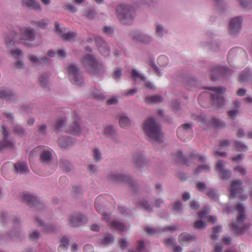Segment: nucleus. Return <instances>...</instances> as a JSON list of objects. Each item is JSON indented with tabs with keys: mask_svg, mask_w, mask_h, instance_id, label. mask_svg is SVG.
Here are the masks:
<instances>
[{
	"mask_svg": "<svg viewBox=\"0 0 252 252\" xmlns=\"http://www.w3.org/2000/svg\"><path fill=\"white\" fill-rule=\"evenodd\" d=\"M47 77L48 75L46 74L45 75H41L39 78L40 85L43 87H45L47 84Z\"/></svg>",
	"mask_w": 252,
	"mask_h": 252,
	"instance_id": "obj_49",
	"label": "nucleus"
},
{
	"mask_svg": "<svg viewBox=\"0 0 252 252\" xmlns=\"http://www.w3.org/2000/svg\"><path fill=\"white\" fill-rule=\"evenodd\" d=\"M241 4L245 7H251L252 6V0H239Z\"/></svg>",
	"mask_w": 252,
	"mask_h": 252,
	"instance_id": "obj_51",
	"label": "nucleus"
},
{
	"mask_svg": "<svg viewBox=\"0 0 252 252\" xmlns=\"http://www.w3.org/2000/svg\"><path fill=\"white\" fill-rule=\"evenodd\" d=\"M2 133L3 136V140L0 143V150H2L4 148L11 149L13 148L14 145L12 142L6 140L8 136V132L4 126H2Z\"/></svg>",
	"mask_w": 252,
	"mask_h": 252,
	"instance_id": "obj_20",
	"label": "nucleus"
},
{
	"mask_svg": "<svg viewBox=\"0 0 252 252\" xmlns=\"http://www.w3.org/2000/svg\"><path fill=\"white\" fill-rule=\"evenodd\" d=\"M131 78L135 82L138 78L140 79L143 82L145 81V77L139 73L135 69H132L131 71Z\"/></svg>",
	"mask_w": 252,
	"mask_h": 252,
	"instance_id": "obj_39",
	"label": "nucleus"
},
{
	"mask_svg": "<svg viewBox=\"0 0 252 252\" xmlns=\"http://www.w3.org/2000/svg\"><path fill=\"white\" fill-rule=\"evenodd\" d=\"M67 70L70 81L76 85H81L83 80L78 66L76 64H70L67 67Z\"/></svg>",
	"mask_w": 252,
	"mask_h": 252,
	"instance_id": "obj_7",
	"label": "nucleus"
},
{
	"mask_svg": "<svg viewBox=\"0 0 252 252\" xmlns=\"http://www.w3.org/2000/svg\"><path fill=\"white\" fill-rule=\"evenodd\" d=\"M66 132L74 135H79L81 130L78 123L74 122L70 125L66 129Z\"/></svg>",
	"mask_w": 252,
	"mask_h": 252,
	"instance_id": "obj_24",
	"label": "nucleus"
},
{
	"mask_svg": "<svg viewBox=\"0 0 252 252\" xmlns=\"http://www.w3.org/2000/svg\"><path fill=\"white\" fill-rule=\"evenodd\" d=\"M168 59L166 56H160L158 59V63L161 66H164L167 64Z\"/></svg>",
	"mask_w": 252,
	"mask_h": 252,
	"instance_id": "obj_45",
	"label": "nucleus"
},
{
	"mask_svg": "<svg viewBox=\"0 0 252 252\" xmlns=\"http://www.w3.org/2000/svg\"><path fill=\"white\" fill-rule=\"evenodd\" d=\"M242 181L240 179L232 182L230 188V195L232 197H235L237 194L243 191V188L242 187Z\"/></svg>",
	"mask_w": 252,
	"mask_h": 252,
	"instance_id": "obj_14",
	"label": "nucleus"
},
{
	"mask_svg": "<svg viewBox=\"0 0 252 252\" xmlns=\"http://www.w3.org/2000/svg\"><path fill=\"white\" fill-rule=\"evenodd\" d=\"M246 56V52L241 48H234L231 49L228 52L227 59L229 63H230L231 60L234 57H237L240 55Z\"/></svg>",
	"mask_w": 252,
	"mask_h": 252,
	"instance_id": "obj_21",
	"label": "nucleus"
},
{
	"mask_svg": "<svg viewBox=\"0 0 252 252\" xmlns=\"http://www.w3.org/2000/svg\"><path fill=\"white\" fill-rule=\"evenodd\" d=\"M111 228L112 229H115L122 231L125 229V226L123 223L115 221L111 223Z\"/></svg>",
	"mask_w": 252,
	"mask_h": 252,
	"instance_id": "obj_38",
	"label": "nucleus"
},
{
	"mask_svg": "<svg viewBox=\"0 0 252 252\" xmlns=\"http://www.w3.org/2000/svg\"><path fill=\"white\" fill-rule=\"evenodd\" d=\"M234 170L243 175H245L247 173L246 170L243 167L240 166H238L235 167Z\"/></svg>",
	"mask_w": 252,
	"mask_h": 252,
	"instance_id": "obj_60",
	"label": "nucleus"
},
{
	"mask_svg": "<svg viewBox=\"0 0 252 252\" xmlns=\"http://www.w3.org/2000/svg\"><path fill=\"white\" fill-rule=\"evenodd\" d=\"M234 209L236 211L238 212L239 215L236 222L232 223L230 226L231 229L235 231V232L240 234L248 228V227L243 224V222L246 218L245 209L241 204L236 205L234 207Z\"/></svg>",
	"mask_w": 252,
	"mask_h": 252,
	"instance_id": "obj_3",
	"label": "nucleus"
},
{
	"mask_svg": "<svg viewBox=\"0 0 252 252\" xmlns=\"http://www.w3.org/2000/svg\"><path fill=\"white\" fill-rule=\"evenodd\" d=\"M23 4L27 6L34 9H38L40 8L39 4L34 0H23Z\"/></svg>",
	"mask_w": 252,
	"mask_h": 252,
	"instance_id": "obj_34",
	"label": "nucleus"
},
{
	"mask_svg": "<svg viewBox=\"0 0 252 252\" xmlns=\"http://www.w3.org/2000/svg\"><path fill=\"white\" fill-rule=\"evenodd\" d=\"M59 145L62 148H66L73 143L72 140L69 137L65 138L64 139H60L58 141Z\"/></svg>",
	"mask_w": 252,
	"mask_h": 252,
	"instance_id": "obj_35",
	"label": "nucleus"
},
{
	"mask_svg": "<svg viewBox=\"0 0 252 252\" xmlns=\"http://www.w3.org/2000/svg\"><path fill=\"white\" fill-rule=\"evenodd\" d=\"M206 195L212 199L216 200L218 199V195L215 190L213 189H208L206 191Z\"/></svg>",
	"mask_w": 252,
	"mask_h": 252,
	"instance_id": "obj_40",
	"label": "nucleus"
},
{
	"mask_svg": "<svg viewBox=\"0 0 252 252\" xmlns=\"http://www.w3.org/2000/svg\"><path fill=\"white\" fill-rule=\"evenodd\" d=\"M34 38V32L32 29L24 28L23 30H21L19 43H22L26 46H30L28 41H33Z\"/></svg>",
	"mask_w": 252,
	"mask_h": 252,
	"instance_id": "obj_10",
	"label": "nucleus"
},
{
	"mask_svg": "<svg viewBox=\"0 0 252 252\" xmlns=\"http://www.w3.org/2000/svg\"><path fill=\"white\" fill-rule=\"evenodd\" d=\"M119 245L122 249H125L127 247L128 244L125 239H122L119 241Z\"/></svg>",
	"mask_w": 252,
	"mask_h": 252,
	"instance_id": "obj_59",
	"label": "nucleus"
},
{
	"mask_svg": "<svg viewBox=\"0 0 252 252\" xmlns=\"http://www.w3.org/2000/svg\"><path fill=\"white\" fill-rule=\"evenodd\" d=\"M65 119L62 118L58 121L55 126V129L57 130H59L64 124Z\"/></svg>",
	"mask_w": 252,
	"mask_h": 252,
	"instance_id": "obj_53",
	"label": "nucleus"
},
{
	"mask_svg": "<svg viewBox=\"0 0 252 252\" xmlns=\"http://www.w3.org/2000/svg\"><path fill=\"white\" fill-rule=\"evenodd\" d=\"M116 11L119 19L125 24H130L134 17V10L128 5L119 4L117 6Z\"/></svg>",
	"mask_w": 252,
	"mask_h": 252,
	"instance_id": "obj_4",
	"label": "nucleus"
},
{
	"mask_svg": "<svg viewBox=\"0 0 252 252\" xmlns=\"http://www.w3.org/2000/svg\"><path fill=\"white\" fill-rule=\"evenodd\" d=\"M39 154L41 162L44 164L49 162L52 158L53 151L48 147L40 146L34 148L31 152V156Z\"/></svg>",
	"mask_w": 252,
	"mask_h": 252,
	"instance_id": "obj_5",
	"label": "nucleus"
},
{
	"mask_svg": "<svg viewBox=\"0 0 252 252\" xmlns=\"http://www.w3.org/2000/svg\"><path fill=\"white\" fill-rule=\"evenodd\" d=\"M13 130L14 132L18 134L22 135L24 133V131L23 128L20 126H16L14 127Z\"/></svg>",
	"mask_w": 252,
	"mask_h": 252,
	"instance_id": "obj_58",
	"label": "nucleus"
},
{
	"mask_svg": "<svg viewBox=\"0 0 252 252\" xmlns=\"http://www.w3.org/2000/svg\"><path fill=\"white\" fill-rule=\"evenodd\" d=\"M174 158L176 162L181 163L184 164L188 165L189 161L193 160H197L200 162H203L205 158L201 156L195 154L194 153L190 155L188 158H185L181 151H178L177 154L174 156Z\"/></svg>",
	"mask_w": 252,
	"mask_h": 252,
	"instance_id": "obj_8",
	"label": "nucleus"
},
{
	"mask_svg": "<svg viewBox=\"0 0 252 252\" xmlns=\"http://www.w3.org/2000/svg\"><path fill=\"white\" fill-rule=\"evenodd\" d=\"M103 32L108 36H112L113 33V30L108 27H104L103 30Z\"/></svg>",
	"mask_w": 252,
	"mask_h": 252,
	"instance_id": "obj_55",
	"label": "nucleus"
},
{
	"mask_svg": "<svg viewBox=\"0 0 252 252\" xmlns=\"http://www.w3.org/2000/svg\"><path fill=\"white\" fill-rule=\"evenodd\" d=\"M206 226L205 222L202 220L196 221L193 225V227L196 229H203Z\"/></svg>",
	"mask_w": 252,
	"mask_h": 252,
	"instance_id": "obj_46",
	"label": "nucleus"
},
{
	"mask_svg": "<svg viewBox=\"0 0 252 252\" xmlns=\"http://www.w3.org/2000/svg\"><path fill=\"white\" fill-rule=\"evenodd\" d=\"M77 36L76 33L75 32H68L66 33L63 34L61 36L62 39L64 41H71Z\"/></svg>",
	"mask_w": 252,
	"mask_h": 252,
	"instance_id": "obj_37",
	"label": "nucleus"
},
{
	"mask_svg": "<svg viewBox=\"0 0 252 252\" xmlns=\"http://www.w3.org/2000/svg\"><path fill=\"white\" fill-rule=\"evenodd\" d=\"M39 233L37 231H34L30 235V239L31 240L34 241L39 238Z\"/></svg>",
	"mask_w": 252,
	"mask_h": 252,
	"instance_id": "obj_61",
	"label": "nucleus"
},
{
	"mask_svg": "<svg viewBox=\"0 0 252 252\" xmlns=\"http://www.w3.org/2000/svg\"><path fill=\"white\" fill-rule=\"evenodd\" d=\"M113 241L114 238L113 236L111 234L108 233L104 235L102 243L104 245H108L111 244Z\"/></svg>",
	"mask_w": 252,
	"mask_h": 252,
	"instance_id": "obj_41",
	"label": "nucleus"
},
{
	"mask_svg": "<svg viewBox=\"0 0 252 252\" xmlns=\"http://www.w3.org/2000/svg\"><path fill=\"white\" fill-rule=\"evenodd\" d=\"M14 171L20 174H25L29 171V168L25 162H18L14 164Z\"/></svg>",
	"mask_w": 252,
	"mask_h": 252,
	"instance_id": "obj_22",
	"label": "nucleus"
},
{
	"mask_svg": "<svg viewBox=\"0 0 252 252\" xmlns=\"http://www.w3.org/2000/svg\"><path fill=\"white\" fill-rule=\"evenodd\" d=\"M133 162L137 168L143 166L145 163V160L141 154H137L133 157Z\"/></svg>",
	"mask_w": 252,
	"mask_h": 252,
	"instance_id": "obj_27",
	"label": "nucleus"
},
{
	"mask_svg": "<svg viewBox=\"0 0 252 252\" xmlns=\"http://www.w3.org/2000/svg\"><path fill=\"white\" fill-rule=\"evenodd\" d=\"M99 53L103 56L107 57L110 54V49L107 43L100 37L95 39Z\"/></svg>",
	"mask_w": 252,
	"mask_h": 252,
	"instance_id": "obj_15",
	"label": "nucleus"
},
{
	"mask_svg": "<svg viewBox=\"0 0 252 252\" xmlns=\"http://www.w3.org/2000/svg\"><path fill=\"white\" fill-rule=\"evenodd\" d=\"M225 165V162L223 160H219L216 164V169L219 171L223 180H227L231 177V173L230 171L223 168Z\"/></svg>",
	"mask_w": 252,
	"mask_h": 252,
	"instance_id": "obj_17",
	"label": "nucleus"
},
{
	"mask_svg": "<svg viewBox=\"0 0 252 252\" xmlns=\"http://www.w3.org/2000/svg\"><path fill=\"white\" fill-rule=\"evenodd\" d=\"M109 178L112 181H123L129 184L131 186H133L131 179L128 176H126L122 174H119L116 173L111 174L109 176Z\"/></svg>",
	"mask_w": 252,
	"mask_h": 252,
	"instance_id": "obj_19",
	"label": "nucleus"
},
{
	"mask_svg": "<svg viewBox=\"0 0 252 252\" xmlns=\"http://www.w3.org/2000/svg\"><path fill=\"white\" fill-rule=\"evenodd\" d=\"M119 124L121 127L127 128L130 126V120L127 117H123L120 118Z\"/></svg>",
	"mask_w": 252,
	"mask_h": 252,
	"instance_id": "obj_36",
	"label": "nucleus"
},
{
	"mask_svg": "<svg viewBox=\"0 0 252 252\" xmlns=\"http://www.w3.org/2000/svg\"><path fill=\"white\" fill-rule=\"evenodd\" d=\"M115 131V129L112 126H106L104 130V134L106 136L112 135Z\"/></svg>",
	"mask_w": 252,
	"mask_h": 252,
	"instance_id": "obj_44",
	"label": "nucleus"
},
{
	"mask_svg": "<svg viewBox=\"0 0 252 252\" xmlns=\"http://www.w3.org/2000/svg\"><path fill=\"white\" fill-rule=\"evenodd\" d=\"M33 25L36 28L44 29L46 28L48 25V23L45 20H41L40 21L34 22Z\"/></svg>",
	"mask_w": 252,
	"mask_h": 252,
	"instance_id": "obj_42",
	"label": "nucleus"
},
{
	"mask_svg": "<svg viewBox=\"0 0 252 252\" xmlns=\"http://www.w3.org/2000/svg\"><path fill=\"white\" fill-rule=\"evenodd\" d=\"M242 19L241 17H235L232 19L229 24V30L231 34L238 32L241 29Z\"/></svg>",
	"mask_w": 252,
	"mask_h": 252,
	"instance_id": "obj_18",
	"label": "nucleus"
},
{
	"mask_svg": "<svg viewBox=\"0 0 252 252\" xmlns=\"http://www.w3.org/2000/svg\"><path fill=\"white\" fill-rule=\"evenodd\" d=\"M210 170V167L207 165H203L201 166H198L194 171V174L197 175L200 173L202 172L203 171H208Z\"/></svg>",
	"mask_w": 252,
	"mask_h": 252,
	"instance_id": "obj_43",
	"label": "nucleus"
},
{
	"mask_svg": "<svg viewBox=\"0 0 252 252\" xmlns=\"http://www.w3.org/2000/svg\"><path fill=\"white\" fill-rule=\"evenodd\" d=\"M94 159L95 161H98L101 159V154L96 149L94 150Z\"/></svg>",
	"mask_w": 252,
	"mask_h": 252,
	"instance_id": "obj_52",
	"label": "nucleus"
},
{
	"mask_svg": "<svg viewBox=\"0 0 252 252\" xmlns=\"http://www.w3.org/2000/svg\"><path fill=\"white\" fill-rule=\"evenodd\" d=\"M139 205L141 207V208H143L146 211L149 212H151L152 211L151 206L148 204V203L146 201H143L139 203Z\"/></svg>",
	"mask_w": 252,
	"mask_h": 252,
	"instance_id": "obj_50",
	"label": "nucleus"
},
{
	"mask_svg": "<svg viewBox=\"0 0 252 252\" xmlns=\"http://www.w3.org/2000/svg\"><path fill=\"white\" fill-rule=\"evenodd\" d=\"M145 230L149 235H153L157 232V230L154 228L146 227Z\"/></svg>",
	"mask_w": 252,
	"mask_h": 252,
	"instance_id": "obj_62",
	"label": "nucleus"
},
{
	"mask_svg": "<svg viewBox=\"0 0 252 252\" xmlns=\"http://www.w3.org/2000/svg\"><path fill=\"white\" fill-rule=\"evenodd\" d=\"M81 62L88 73L91 75H100L104 71L103 65L98 63L92 55H85L82 59Z\"/></svg>",
	"mask_w": 252,
	"mask_h": 252,
	"instance_id": "obj_2",
	"label": "nucleus"
},
{
	"mask_svg": "<svg viewBox=\"0 0 252 252\" xmlns=\"http://www.w3.org/2000/svg\"><path fill=\"white\" fill-rule=\"evenodd\" d=\"M192 125L184 124L178 127L177 134L178 138L184 142L188 141L193 136Z\"/></svg>",
	"mask_w": 252,
	"mask_h": 252,
	"instance_id": "obj_6",
	"label": "nucleus"
},
{
	"mask_svg": "<svg viewBox=\"0 0 252 252\" xmlns=\"http://www.w3.org/2000/svg\"><path fill=\"white\" fill-rule=\"evenodd\" d=\"M219 145L220 147L225 148L229 146L230 142L228 140H223L220 141Z\"/></svg>",
	"mask_w": 252,
	"mask_h": 252,
	"instance_id": "obj_63",
	"label": "nucleus"
},
{
	"mask_svg": "<svg viewBox=\"0 0 252 252\" xmlns=\"http://www.w3.org/2000/svg\"><path fill=\"white\" fill-rule=\"evenodd\" d=\"M192 240V236L188 233H182L179 237V242L182 245H185L186 242H189Z\"/></svg>",
	"mask_w": 252,
	"mask_h": 252,
	"instance_id": "obj_32",
	"label": "nucleus"
},
{
	"mask_svg": "<svg viewBox=\"0 0 252 252\" xmlns=\"http://www.w3.org/2000/svg\"><path fill=\"white\" fill-rule=\"evenodd\" d=\"M233 105L236 108L235 109L231 110L228 112V114L230 117L234 119L239 112V108L240 106V102L237 100L233 102Z\"/></svg>",
	"mask_w": 252,
	"mask_h": 252,
	"instance_id": "obj_30",
	"label": "nucleus"
},
{
	"mask_svg": "<svg viewBox=\"0 0 252 252\" xmlns=\"http://www.w3.org/2000/svg\"><path fill=\"white\" fill-rule=\"evenodd\" d=\"M61 244L58 247L59 252H65L67 251V245H68V240L65 237H63L61 240Z\"/></svg>",
	"mask_w": 252,
	"mask_h": 252,
	"instance_id": "obj_33",
	"label": "nucleus"
},
{
	"mask_svg": "<svg viewBox=\"0 0 252 252\" xmlns=\"http://www.w3.org/2000/svg\"><path fill=\"white\" fill-rule=\"evenodd\" d=\"M162 97L158 95H148L146 97L145 102L146 104H152L158 103L162 101Z\"/></svg>",
	"mask_w": 252,
	"mask_h": 252,
	"instance_id": "obj_26",
	"label": "nucleus"
},
{
	"mask_svg": "<svg viewBox=\"0 0 252 252\" xmlns=\"http://www.w3.org/2000/svg\"><path fill=\"white\" fill-rule=\"evenodd\" d=\"M131 36L132 38L138 41L143 43H148L151 41V38L148 36L143 35L139 32H135L132 33Z\"/></svg>",
	"mask_w": 252,
	"mask_h": 252,
	"instance_id": "obj_25",
	"label": "nucleus"
},
{
	"mask_svg": "<svg viewBox=\"0 0 252 252\" xmlns=\"http://www.w3.org/2000/svg\"><path fill=\"white\" fill-rule=\"evenodd\" d=\"M92 96L96 99H103V94L97 89L94 91L92 93Z\"/></svg>",
	"mask_w": 252,
	"mask_h": 252,
	"instance_id": "obj_48",
	"label": "nucleus"
},
{
	"mask_svg": "<svg viewBox=\"0 0 252 252\" xmlns=\"http://www.w3.org/2000/svg\"><path fill=\"white\" fill-rule=\"evenodd\" d=\"M232 74V70L225 66L217 67L212 69L210 73L211 79L215 81L220 76L226 77Z\"/></svg>",
	"mask_w": 252,
	"mask_h": 252,
	"instance_id": "obj_11",
	"label": "nucleus"
},
{
	"mask_svg": "<svg viewBox=\"0 0 252 252\" xmlns=\"http://www.w3.org/2000/svg\"><path fill=\"white\" fill-rule=\"evenodd\" d=\"M102 198V196H98L97 197L95 201L94 204H95V208L96 210V211L99 213L101 214L102 215L104 216V217L108 216V215L105 214L103 212V208L98 204V202L101 200ZM105 220H106V221H108L107 220V217H104V218Z\"/></svg>",
	"mask_w": 252,
	"mask_h": 252,
	"instance_id": "obj_28",
	"label": "nucleus"
},
{
	"mask_svg": "<svg viewBox=\"0 0 252 252\" xmlns=\"http://www.w3.org/2000/svg\"><path fill=\"white\" fill-rule=\"evenodd\" d=\"M23 201L29 207L35 206L37 209H42L43 207L42 204L40 203L35 196L29 193H25L23 195Z\"/></svg>",
	"mask_w": 252,
	"mask_h": 252,
	"instance_id": "obj_13",
	"label": "nucleus"
},
{
	"mask_svg": "<svg viewBox=\"0 0 252 252\" xmlns=\"http://www.w3.org/2000/svg\"><path fill=\"white\" fill-rule=\"evenodd\" d=\"M94 251V247L90 244H87L85 245L84 247V252H93Z\"/></svg>",
	"mask_w": 252,
	"mask_h": 252,
	"instance_id": "obj_64",
	"label": "nucleus"
},
{
	"mask_svg": "<svg viewBox=\"0 0 252 252\" xmlns=\"http://www.w3.org/2000/svg\"><path fill=\"white\" fill-rule=\"evenodd\" d=\"M208 90L212 91L216 93V94H212V98L215 100V102L218 107H221L224 104V98L220 96V95L223 94L226 89L223 87H210L207 88Z\"/></svg>",
	"mask_w": 252,
	"mask_h": 252,
	"instance_id": "obj_9",
	"label": "nucleus"
},
{
	"mask_svg": "<svg viewBox=\"0 0 252 252\" xmlns=\"http://www.w3.org/2000/svg\"><path fill=\"white\" fill-rule=\"evenodd\" d=\"M165 245L167 247H169L170 246H174V244L175 243V240L173 238H168L165 240L163 242Z\"/></svg>",
	"mask_w": 252,
	"mask_h": 252,
	"instance_id": "obj_54",
	"label": "nucleus"
},
{
	"mask_svg": "<svg viewBox=\"0 0 252 252\" xmlns=\"http://www.w3.org/2000/svg\"><path fill=\"white\" fill-rule=\"evenodd\" d=\"M197 122L204 125L209 126L211 125L216 128H221L225 126V124L216 117H213L211 121H208L204 115H200L196 117Z\"/></svg>",
	"mask_w": 252,
	"mask_h": 252,
	"instance_id": "obj_12",
	"label": "nucleus"
},
{
	"mask_svg": "<svg viewBox=\"0 0 252 252\" xmlns=\"http://www.w3.org/2000/svg\"><path fill=\"white\" fill-rule=\"evenodd\" d=\"M15 98L14 94L10 91L7 90L0 91V107L1 105V99L7 101H10L14 100Z\"/></svg>",
	"mask_w": 252,
	"mask_h": 252,
	"instance_id": "obj_23",
	"label": "nucleus"
},
{
	"mask_svg": "<svg viewBox=\"0 0 252 252\" xmlns=\"http://www.w3.org/2000/svg\"><path fill=\"white\" fill-rule=\"evenodd\" d=\"M249 77V71H246L245 72L241 74L240 75V80L241 82H244L248 80Z\"/></svg>",
	"mask_w": 252,
	"mask_h": 252,
	"instance_id": "obj_57",
	"label": "nucleus"
},
{
	"mask_svg": "<svg viewBox=\"0 0 252 252\" xmlns=\"http://www.w3.org/2000/svg\"><path fill=\"white\" fill-rule=\"evenodd\" d=\"M17 34L15 32H12L10 33V35L5 37V41L7 46L12 44L14 45L16 41H14L17 39Z\"/></svg>",
	"mask_w": 252,
	"mask_h": 252,
	"instance_id": "obj_31",
	"label": "nucleus"
},
{
	"mask_svg": "<svg viewBox=\"0 0 252 252\" xmlns=\"http://www.w3.org/2000/svg\"><path fill=\"white\" fill-rule=\"evenodd\" d=\"M4 118H6L9 122H12L14 120L13 115L10 113H3L1 119L4 120Z\"/></svg>",
	"mask_w": 252,
	"mask_h": 252,
	"instance_id": "obj_56",
	"label": "nucleus"
},
{
	"mask_svg": "<svg viewBox=\"0 0 252 252\" xmlns=\"http://www.w3.org/2000/svg\"><path fill=\"white\" fill-rule=\"evenodd\" d=\"M208 212L206 210H204L202 211H201L198 212V217L200 219H203L205 218L207 219V221L209 222H211L212 223H214L216 221V219L215 218L211 216H207Z\"/></svg>",
	"mask_w": 252,
	"mask_h": 252,
	"instance_id": "obj_29",
	"label": "nucleus"
},
{
	"mask_svg": "<svg viewBox=\"0 0 252 252\" xmlns=\"http://www.w3.org/2000/svg\"><path fill=\"white\" fill-rule=\"evenodd\" d=\"M85 218L81 214L75 213L69 217V225L71 227H77L84 223Z\"/></svg>",
	"mask_w": 252,
	"mask_h": 252,
	"instance_id": "obj_16",
	"label": "nucleus"
},
{
	"mask_svg": "<svg viewBox=\"0 0 252 252\" xmlns=\"http://www.w3.org/2000/svg\"><path fill=\"white\" fill-rule=\"evenodd\" d=\"M143 129L151 139L155 141H161L162 133L161 131V126L154 118L151 117L145 121Z\"/></svg>",
	"mask_w": 252,
	"mask_h": 252,
	"instance_id": "obj_1",
	"label": "nucleus"
},
{
	"mask_svg": "<svg viewBox=\"0 0 252 252\" xmlns=\"http://www.w3.org/2000/svg\"><path fill=\"white\" fill-rule=\"evenodd\" d=\"M235 145L236 149L238 151H245L247 149V147L245 145L239 142H235Z\"/></svg>",
	"mask_w": 252,
	"mask_h": 252,
	"instance_id": "obj_47",
	"label": "nucleus"
}]
</instances>
